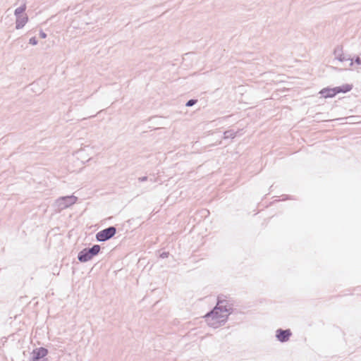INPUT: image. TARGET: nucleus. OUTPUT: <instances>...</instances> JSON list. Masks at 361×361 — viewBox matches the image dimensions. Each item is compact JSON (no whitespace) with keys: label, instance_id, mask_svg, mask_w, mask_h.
Returning <instances> with one entry per match:
<instances>
[{"label":"nucleus","instance_id":"nucleus-4","mask_svg":"<svg viewBox=\"0 0 361 361\" xmlns=\"http://www.w3.org/2000/svg\"><path fill=\"white\" fill-rule=\"evenodd\" d=\"M208 324L214 328L224 325L227 321V315L216 312V315H209V312L204 316Z\"/></svg>","mask_w":361,"mask_h":361},{"label":"nucleus","instance_id":"nucleus-6","mask_svg":"<svg viewBox=\"0 0 361 361\" xmlns=\"http://www.w3.org/2000/svg\"><path fill=\"white\" fill-rule=\"evenodd\" d=\"M48 354V350L44 347L37 348L31 353L29 361H47L45 357Z\"/></svg>","mask_w":361,"mask_h":361},{"label":"nucleus","instance_id":"nucleus-1","mask_svg":"<svg viewBox=\"0 0 361 361\" xmlns=\"http://www.w3.org/2000/svg\"><path fill=\"white\" fill-rule=\"evenodd\" d=\"M224 296L220 295L217 298V304L215 307L209 312V315H216V312L227 315V317L233 311L232 305L228 300L224 298Z\"/></svg>","mask_w":361,"mask_h":361},{"label":"nucleus","instance_id":"nucleus-8","mask_svg":"<svg viewBox=\"0 0 361 361\" xmlns=\"http://www.w3.org/2000/svg\"><path fill=\"white\" fill-rule=\"evenodd\" d=\"M292 332L290 329H279L276 331V337L278 341L281 343H285L290 339Z\"/></svg>","mask_w":361,"mask_h":361},{"label":"nucleus","instance_id":"nucleus-16","mask_svg":"<svg viewBox=\"0 0 361 361\" xmlns=\"http://www.w3.org/2000/svg\"><path fill=\"white\" fill-rule=\"evenodd\" d=\"M354 61L356 64L361 65V55L356 56Z\"/></svg>","mask_w":361,"mask_h":361},{"label":"nucleus","instance_id":"nucleus-10","mask_svg":"<svg viewBox=\"0 0 361 361\" xmlns=\"http://www.w3.org/2000/svg\"><path fill=\"white\" fill-rule=\"evenodd\" d=\"M28 18L25 16H18L16 18V29H21L25 26L26 23L27 22Z\"/></svg>","mask_w":361,"mask_h":361},{"label":"nucleus","instance_id":"nucleus-12","mask_svg":"<svg viewBox=\"0 0 361 361\" xmlns=\"http://www.w3.org/2000/svg\"><path fill=\"white\" fill-rule=\"evenodd\" d=\"M237 135V132L234 131L233 130H228L224 132V139H228L231 138L233 139Z\"/></svg>","mask_w":361,"mask_h":361},{"label":"nucleus","instance_id":"nucleus-11","mask_svg":"<svg viewBox=\"0 0 361 361\" xmlns=\"http://www.w3.org/2000/svg\"><path fill=\"white\" fill-rule=\"evenodd\" d=\"M336 88H337V91L338 93H340V92L346 93V92H350L352 90L353 85H349V84H345L342 86L336 87Z\"/></svg>","mask_w":361,"mask_h":361},{"label":"nucleus","instance_id":"nucleus-17","mask_svg":"<svg viewBox=\"0 0 361 361\" xmlns=\"http://www.w3.org/2000/svg\"><path fill=\"white\" fill-rule=\"evenodd\" d=\"M169 255V253L168 252H163L161 254H160L159 257L162 259L167 258Z\"/></svg>","mask_w":361,"mask_h":361},{"label":"nucleus","instance_id":"nucleus-13","mask_svg":"<svg viewBox=\"0 0 361 361\" xmlns=\"http://www.w3.org/2000/svg\"><path fill=\"white\" fill-rule=\"evenodd\" d=\"M26 9V6L25 4L24 5H22L20 6H19L18 8H17L16 10H15V12H14V14L15 16H16V18L18 16H22L21 14L23 13H24V11H25Z\"/></svg>","mask_w":361,"mask_h":361},{"label":"nucleus","instance_id":"nucleus-19","mask_svg":"<svg viewBox=\"0 0 361 361\" xmlns=\"http://www.w3.org/2000/svg\"><path fill=\"white\" fill-rule=\"evenodd\" d=\"M147 178H148L147 176H142V177H140L138 178V180L140 182H144V181H146L147 180Z\"/></svg>","mask_w":361,"mask_h":361},{"label":"nucleus","instance_id":"nucleus-14","mask_svg":"<svg viewBox=\"0 0 361 361\" xmlns=\"http://www.w3.org/2000/svg\"><path fill=\"white\" fill-rule=\"evenodd\" d=\"M197 99H190L188 100L187 102H186V104L185 106H188V107H190V106H192L193 105H195L196 103H197Z\"/></svg>","mask_w":361,"mask_h":361},{"label":"nucleus","instance_id":"nucleus-7","mask_svg":"<svg viewBox=\"0 0 361 361\" xmlns=\"http://www.w3.org/2000/svg\"><path fill=\"white\" fill-rule=\"evenodd\" d=\"M334 54L335 56V59L341 62H343L345 61H350V66L353 65V60L350 58V56H345L343 51V47L341 46H337L334 51Z\"/></svg>","mask_w":361,"mask_h":361},{"label":"nucleus","instance_id":"nucleus-3","mask_svg":"<svg viewBox=\"0 0 361 361\" xmlns=\"http://www.w3.org/2000/svg\"><path fill=\"white\" fill-rule=\"evenodd\" d=\"M77 200L78 197L74 195L60 197L55 201L54 207L56 211L61 212L74 204Z\"/></svg>","mask_w":361,"mask_h":361},{"label":"nucleus","instance_id":"nucleus-18","mask_svg":"<svg viewBox=\"0 0 361 361\" xmlns=\"http://www.w3.org/2000/svg\"><path fill=\"white\" fill-rule=\"evenodd\" d=\"M39 37H40L41 38L44 39V38H46V37H47V34H46L44 32H43L42 30H41V31L39 32Z\"/></svg>","mask_w":361,"mask_h":361},{"label":"nucleus","instance_id":"nucleus-5","mask_svg":"<svg viewBox=\"0 0 361 361\" xmlns=\"http://www.w3.org/2000/svg\"><path fill=\"white\" fill-rule=\"evenodd\" d=\"M116 233L115 226H109L99 231L96 234V240L99 242H104L111 238Z\"/></svg>","mask_w":361,"mask_h":361},{"label":"nucleus","instance_id":"nucleus-9","mask_svg":"<svg viewBox=\"0 0 361 361\" xmlns=\"http://www.w3.org/2000/svg\"><path fill=\"white\" fill-rule=\"evenodd\" d=\"M338 92L337 91V88H324L320 92L319 94L322 95V97L324 98H331L334 97L336 94H337Z\"/></svg>","mask_w":361,"mask_h":361},{"label":"nucleus","instance_id":"nucleus-15","mask_svg":"<svg viewBox=\"0 0 361 361\" xmlns=\"http://www.w3.org/2000/svg\"><path fill=\"white\" fill-rule=\"evenodd\" d=\"M29 43L32 45H36L37 44L38 41L35 37H33L30 39Z\"/></svg>","mask_w":361,"mask_h":361},{"label":"nucleus","instance_id":"nucleus-2","mask_svg":"<svg viewBox=\"0 0 361 361\" xmlns=\"http://www.w3.org/2000/svg\"><path fill=\"white\" fill-rule=\"evenodd\" d=\"M99 245H94L92 247L84 248L78 255V259L80 262H87L97 255L100 251Z\"/></svg>","mask_w":361,"mask_h":361}]
</instances>
